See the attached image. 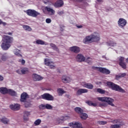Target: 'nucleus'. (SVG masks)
I'll list each match as a JSON object with an SVG mask.
<instances>
[{"label":"nucleus","mask_w":128,"mask_h":128,"mask_svg":"<svg viewBox=\"0 0 128 128\" xmlns=\"http://www.w3.org/2000/svg\"><path fill=\"white\" fill-rule=\"evenodd\" d=\"M100 40V34L98 32H94L90 35L86 36L83 40L84 44H88L90 42H99Z\"/></svg>","instance_id":"nucleus-1"},{"label":"nucleus","mask_w":128,"mask_h":128,"mask_svg":"<svg viewBox=\"0 0 128 128\" xmlns=\"http://www.w3.org/2000/svg\"><path fill=\"white\" fill-rule=\"evenodd\" d=\"M12 42V37L4 36L3 42L1 44V48L3 50H8L10 48V44Z\"/></svg>","instance_id":"nucleus-2"},{"label":"nucleus","mask_w":128,"mask_h":128,"mask_svg":"<svg viewBox=\"0 0 128 128\" xmlns=\"http://www.w3.org/2000/svg\"><path fill=\"white\" fill-rule=\"evenodd\" d=\"M106 84L108 88H112V90H116V92H122V94L126 93V90H124L120 86L113 83L112 82H108Z\"/></svg>","instance_id":"nucleus-3"},{"label":"nucleus","mask_w":128,"mask_h":128,"mask_svg":"<svg viewBox=\"0 0 128 128\" xmlns=\"http://www.w3.org/2000/svg\"><path fill=\"white\" fill-rule=\"evenodd\" d=\"M98 100L100 102H107L108 104H110V106H114V104L112 103L114 102V100L112 98L110 97H98Z\"/></svg>","instance_id":"nucleus-4"},{"label":"nucleus","mask_w":128,"mask_h":128,"mask_svg":"<svg viewBox=\"0 0 128 128\" xmlns=\"http://www.w3.org/2000/svg\"><path fill=\"white\" fill-rule=\"evenodd\" d=\"M109 122H112V124H115L111 125L110 128H120L122 126H124V123L122 122L118 119H115L114 120H111L109 121Z\"/></svg>","instance_id":"nucleus-5"},{"label":"nucleus","mask_w":128,"mask_h":128,"mask_svg":"<svg viewBox=\"0 0 128 128\" xmlns=\"http://www.w3.org/2000/svg\"><path fill=\"white\" fill-rule=\"evenodd\" d=\"M76 60L78 62H84L85 60V62H88V64H90V62H92V58H90L88 57L87 58H85L82 54H78L76 56Z\"/></svg>","instance_id":"nucleus-6"},{"label":"nucleus","mask_w":128,"mask_h":128,"mask_svg":"<svg viewBox=\"0 0 128 128\" xmlns=\"http://www.w3.org/2000/svg\"><path fill=\"white\" fill-rule=\"evenodd\" d=\"M25 12L29 16H32V18H36L40 14V12H36V10H28L25 11Z\"/></svg>","instance_id":"nucleus-7"},{"label":"nucleus","mask_w":128,"mask_h":128,"mask_svg":"<svg viewBox=\"0 0 128 128\" xmlns=\"http://www.w3.org/2000/svg\"><path fill=\"white\" fill-rule=\"evenodd\" d=\"M92 68L96 70H98L100 72H102V74H110V71L105 68L92 66Z\"/></svg>","instance_id":"nucleus-8"},{"label":"nucleus","mask_w":128,"mask_h":128,"mask_svg":"<svg viewBox=\"0 0 128 128\" xmlns=\"http://www.w3.org/2000/svg\"><path fill=\"white\" fill-rule=\"evenodd\" d=\"M118 26L120 28H122L126 25V20L123 18H120L118 22Z\"/></svg>","instance_id":"nucleus-9"},{"label":"nucleus","mask_w":128,"mask_h":128,"mask_svg":"<svg viewBox=\"0 0 128 128\" xmlns=\"http://www.w3.org/2000/svg\"><path fill=\"white\" fill-rule=\"evenodd\" d=\"M32 78L34 82H40L44 80V77L36 74H32Z\"/></svg>","instance_id":"nucleus-10"},{"label":"nucleus","mask_w":128,"mask_h":128,"mask_svg":"<svg viewBox=\"0 0 128 128\" xmlns=\"http://www.w3.org/2000/svg\"><path fill=\"white\" fill-rule=\"evenodd\" d=\"M43 100H54V96L50 94L45 93L41 96Z\"/></svg>","instance_id":"nucleus-11"},{"label":"nucleus","mask_w":128,"mask_h":128,"mask_svg":"<svg viewBox=\"0 0 128 128\" xmlns=\"http://www.w3.org/2000/svg\"><path fill=\"white\" fill-rule=\"evenodd\" d=\"M44 64L48 66H50V68H54V62L50 61L48 58L44 59Z\"/></svg>","instance_id":"nucleus-12"},{"label":"nucleus","mask_w":128,"mask_h":128,"mask_svg":"<svg viewBox=\"0 0 128 128\" xmlns=\"http://www.w3.org/2000/svg\"><path fill=\"white\" fill-rule=\"evenodd\" d=\"M44 9L45 10L48 12V14H50V16H54V14H56V11L54 10V8H52L50 7V6H46Z\"/></svg>","instance_id":"nucleus-13"},{"label":"nucleus","mask_w":128,"mask_h":128,"mask_svg":"<svg viewBox=\"0 0 128 128\" xmlns=\"http://www.w3.org/2000/svg\"><path fill=\"white\" fill-rule=\"evenodd\" d=\"M53 6L56 8H62L64 6V1L62 0H58L55 3L53 4Z\"/></svg>","instance_id":"nucleus-14"},{"label":"nucleus","mask_w":128,"mask_h":128,"mask_svg":"<svg viewBox=\"0 0 128 128\" xmlns=\"http://www.w3.org/2000/svg\"><path fill=\"white\" fill-rule=\"evenodd\" d=\"M28 98V94L24 92L21 94L20 100L21 102H26Z\"/></svg>","instance_id":"nucleus-15"},{"label":"nucleus","mask_w":128,"mask_h":128,"mask_svg":"<svg viewBox=\"0 0 128 128\" xmlns=\"http://www.w3.org/2000/svg\"><path fill=\"white\" fill-rule=\"evenodd\" d=\"M69 126H72V128H82V124L80 122H76L74 123H70Z\"/></svg>","instance_id":"nucleus-16"},{"label":"nucleus","mask_w":128,"mask_h":128,"mask_svg":"<svg viewBox=\"0 0 128 128\" xmlns=\"http://www.w3.org/2000/svg\"><path fill=\"white\" fill-rule=\"evenodd\" d=\"M81 84L82 86H84V88H88L89 90H92V88H94V86L90 83L82 82Z\"/></svg>","instance_id":"nucleus-17"},{"label":"nucleus","mask_w":128,"mask_h":128,"mask_svg":"<svg viewBox=\"0 0 128 128\" xmlns=\"http://www.w3.org/2000/svg\"><path fill=\"white\" fill-rule=\"evenodd\" d=\"M62 80L63 82H70L72 81V78L66 75H64L62 76Z\"/></svg>","instance_id":"nucleus-18"},{"label":"nucleus","mask_w":128,"mask_h":128,"mask_svg":"<svg viewBox=\"0 0 128 128\" xmlns=\"http://www.w3.org/2000/svg\"><path fill=\"white\" fill-rule=\"evenodd\" d=\"M70 50L72 52H75V54H78L80 52V49L78 46H73L70 48Z\"/></svg>","instance_id":"nucleus-19"},{"label":"nucleus","mask_w":128,"mask_h":128,"mask_svg":"<svg viewBox=\"0 0 128 128\" xmlns=\"http://www.w3.org/2000/svg\"><path fill=\"white\" fill-rule=\"evenodd\" d=\"M10 108L12 110H18L20 108V105L18 104H12L10 105Z\"/></svg>","instance_id":"nucleus-20"},{"label":"nucleus","mask_w":128,"mask_h":128,"mask_svg":"<svg viewBox=\"0 0 128 128\" xmlns=\"http://www.w3.org/2000/svg\"><path fill=\"white\" fill-rule=\"evenodd\" d=\"M70 116H66L62 118H57L56 120V122L57 124H62V122H64L65 120H70Z\"/></svg>","instance_id":"nucleus-21"},{"label":"nucleus","mask_w":128,"mask_h":128,"mask_svg":"<svg viewBox=\"0 0 128 128\" xmlns=\"http://www.w3.org/2000/svg\"><path fill=\"white\" fill-rule=\"evenodd\" d=\"M10 58V56L6 52H5L2 54L1 56V60L3 62H6V60H8Z\"/></svg>","instance_id":"nucleus-22"},{"label":"nucleus","mask_w":128,"mask_h":128,"mask_svg":"<svg viewBox=\"0 0 128 128\" xmlns=\"http://www.w3.org/2000/svg\"><path fill=\"white\" fill-rule=\"evenodd\" d=\"M9 88H8L5 87H1L0 88V92L2 94H6L8 92Z\"/></svg>","instance_id":"nucleus-23"},{"label":"nucleus","mask_w":128,"mask_h":128,"mask_svg":"<svg viewBox=\"0 0 128 128\" xmlns=\"http://www.w3.org/2000/svg\"><path fill=\"white\" fill-rule=\"evenodd\" d=\"M8 94H10V96H18V93H16L14 90L10 88L8 89Z\"/></svg>","instance_id":"nucleus-24"},{"label":"nucleus","mask_w":128,"mask_h":128,"mask_svg":"<svg viewBox=\"0 0 128 128\" xmlns=\"http://www.w3.org/2000/svg\"><path fill=\"white\" fill-rule=\"evenodd\" d=\"M88 92V90L86 89L80 88L77 91L76 94H78V96H80L82 94H86Z\"/></svg>","instance_id":"nucleus-25"},{"label":"nucleus","mask_w":128,"mask_h":128,"mask_svg":"<svg viewBox=\"0 0 128 128\" xmlns=\"http://www.w3.org/2000/svg\"><path fill=\"white\" fill-rule=\"evenodd\" d=\"M13 52L15 54V56H17L20 58H22V56L20 54V50L15 48Z\"/></svg>","instance_id":"nucleus-26"},{"label":"nucleus","mask_w":128,"mask_h":128,"mask_svg":"<svg viewBox=\"0 0 128 128\" xmlns=\"http://www.w3.org/2000/svg\"><path fill=\"white\" fill-rule=\"evenodd\" d=\"M107 46H112L113 48H114V46H116V42H114V41H108L107 42Z\"/></svg>","instance_id":"nucleus-27"},{"label":"nucleus","mask_w":128,"mask_h":128,"mask_svg":"<svg viewBox=\"0 0 128 128\" xmlns=\"http://www.w3.org/2000/svg\"><path fill=\"white\" fill-rule=\"evenodd\" d=\"M36 44H41V45H44V44L45 46H48V44L45 42L44 40H36Z\"/></svg>","instance_id":"nucleus-28"},{"label":"nucleus","mask_w":128,"mask_h":128,"mask_svg":"<svg viewBox=\"0 0 128 128\" xmlns=\"http://www.w3.org/2000/svg\"><path fill=\"white\" fill-rule=\"evenodd\" d=\"M28 116H30V113L28 111H25L24 112V120H28Z\"/></svg>","instance_id":"nucleus-29"},{"label":"nucleus","mask_w":128,"mask_h":128,"mask_svg":"<svg viewBox=\"0 0 128 128\" xmlns=\"http://www.w3.org/2000/svg\"><path fill=\"white\" fill-rule=\"evenodd\" d=\"M50 46H51V48H52V50H56L58 52H60L58 48V46H56V44H54L52 43H50Z\"/></svg>","instance_id":"nucleus-30"},{"label":"nucleus","mask_w":128,"mask_h":128,"mask_svg":"<svg viewBox=\"0 0 128 128\" xmlns=\"http://www.w3.org/2000/svg\"><path fill=\"white\" fill-rule=\"evenodd\" d=\"M0 121L4 124H7L10 122V120L8 119V118H6L5 117H3L2 118L0 119Z\"/></svg>","instance_id":"nucleus-31"},{"label":"nucleus","mask_w":128,"mask_h":128,"mask_svg":"<svg viewBox=\"0 0 128 128\" xmlns=\"http://www.w3.org/2000/svg\"><path fill=\"white\" fill-rule=\"evenodd\" d=\"M74 110L75 112H76L79 114H82V112H84V110L82 109V108L80 107L76 108H74Z\"/></svg>","instance_id":"nucleus-32"},{"label":"nucleus","mask_w":128,"mask_h":128,"mask_svg":"<svg viewBox=\"0 0 128 128\" xmlns=\"http://www.w3.org/2000/svg\"><path fill=\"white\" fill-rule=\"evenodd\" d=\"M57 92L58 94V96H62L64 92H66V91L60 88H58L57 90Z\"/></svg>","instance_id":"nucleus-33"},{"label":"nucleus","mask_w":128,"mask_h":128,"mask_svg":"<svg viewBox=\"0 0 128 128\" xmlns=\"http://www.w3.org/2000/svg\"><path fill=\"white\" fill-rule=\"evenodd\" d=\"M80 118L82 120H86V118H88V114L86 113L82 112L80 114Z\"/></svg>","instance_id":"nucleus-34"},{"label":"nucleus","mask_w":128,"mask_h":128,"mask_svg":"<svg viewBox=\"0 0 128 128\" xmlns=\"http://www.w3.org/2000/svg\"><path fill=\"white\" fill-rule=\"evenodd\" d=\"M22 28L25 30H28V32H32V30L30 26L27 25H24Z\"/></svg>","instance_id":"nucleus-35"},{"label":"nucleus","mask_w":128,"mask_h":128,"mask_svg":"<svg viewBox=\"0 0 128 128\" xmlns=\"http://www.w3.org/2000/svg\"><path fill=\"white\" fill-rule=\"evenodd\" d=\"M126 76V73L120 74L116 76V78H124Z\"/></svg>","instance_id":"nucleus-36"},{"label":"nucleus","mask_w":128,"mask_h":128,"mask_svg":"<svg viewBox=\"0 0 128 128\" xmlns=\"http://www.w3.org/2000/svg\"><path fill=\"white\" fill-rule=\"evenodd\" d=\"M119 65L120 66V67H122L124 70H126V64L124 62L119 63Z\"/></svg>","instance_id":"nucleus-37"},{"label":"nucleus","mask_w":128,"mask_h":128,"mask_svg":"<svg viewBox=\"0 0 128 128\" xmlns=\"http://www.w3.org/2000/svg\"><path fill=\"white\" fill-rule=\"evenodd\" d=\"M21 72L22 74H26L28 72V69L27 68H24L21 70Z\"/></svg>","instance_id":"nucleus-38"},{"label":"nucleus","mask_w":128,"mask_h":128,"mask_svg":"<svg viewBox=\"0 0 128 128\" xmlns=\"http://www.w3.org/2000/svg\"><path fill=\"white\" fill-rule=\"evenodd\" d=\"M40 122H42V120L40 119H38L34 122V126H40Z\"/></svg>","instance_id":"nucleus-39"},{"label":"nucleus","mask_w":128,"mask_h":128,"mask_svg":"<svg viewBox=\"0 0 128 128\" xmlns=\"http://www.w3.org/2000/svg\"><path fill=\"white\" fill-rule=\"evenodd\" d=\"M43 2L45 4H50V6L52 4V1H50V0H43Z\"/></svg>","instance_id":"nucleus-40"},{"label":"nucleus","mask_w":128,"mask_h":128,"mask_svg":"<svg viewBox=\"0 0 128 128\" xmlns=\"http://www.w3.org/2000/svg\"><path fill=\"white\" fill-rule=\"evenodd\" d=\"M118 62L119 64H120L121 62H124V58L122 56H119L118 58Z\"/></svg>","instance_id":"nucleus-41"},{"label":"nucleus","mask_w":128,"mask_h":128,"mask_svg":"<svg viewBox=\"0 0 128 128\" xmlns=\"http://www.w3.org/2000/svg\"><path fill=\"white\" fill-rule=\"evenodd\" d=\"M45 106L46 110H52V106L50 104H46Z\"/></svg>","instance_id":"nucleus-42"},{"label":"nucleus","mask_w":128,"mask_h":128,"mask_svg":"<svg viewBox=\"0 0 128 128\" xmlns=\"http://www.w3.org/2000/svg\"><path fill=\"white\" fill-rule=\"evenodd\" d=\"M88 104V106H96V103H92V101H89L88 102H87Z\"/></svg>","instance_id":"nucleus-43"},{"label":"nucleus","mask_w":128,"mask_h":128,"mask_svg":"<svg viewBox=\"0 0 128 128\" xmlns=\"http://www.w3.org/2000/svg\"><path fill=\"white\" fill-rule=\"evenodd\" d=\"M97 92L100 94H104V92H106V91L104 90H102V89H100V88H98Z\"/></svg>","instance_id":"nucleus-44"},{"label":"nucleus","mask_w":128,"mask_h":128,"mask_svg":"<svg viewBox=\"0 0 128 128\" xmlns=\"http://www.w3.org/2000/svg\"><path fill=\"white\" fill-rule=\"evenodd\" d=\"M39 108L40 110H46V105L44 104H41L39 106Z\"/></svg>","instance_id":"nucleus-45"},{"label":"nucleus","mask_w":128,"mask_h":128,"mask_svg":"<svg viewBox=\"0 0 128 128\" xmlns=\"http://www.w3.org/2000/svg\"><path fill=\"white\" fill-rule=\"evenodd\" d=\"M46 24H50V22H52V20L50 18H46Z\"/></svg>","instance_id":"nucleus-46"},{"label":"nucleus","mask_w":128,"mask_h":128,"mask_svg":"<svg viewBox=\"0 0 128 128\" xmlns=\"http://www.w3.org/2000/svg\"><path fill=\"white\" fill-rule=\"evenodd\" d=\"M32 105L30 104V102H26L25 103V107L26 108H30Z\"/></svg>","instance_id":"nucleus-47"},{"label":"nucleus","mask_w":128,"mask_h":128,"mask_svg":"<svg viewBox=\"0 0 128 128\" xmlns=\"http://www.w3.org/2000/svg\"><path fill=\"white\" fill-rule=\"evenodd\" d=\"M64 25H60V30H61V32H64Z\"/></svg>","instance_id":"nucleus-48"},{"label":"nucleus","mask_w":128,"mask_h":128,"mask_svg":"<svg viewBox=\"0 0 128 128\" xmlns=\"http://www.w3.org/2000/svg\"><path fill=\"white\" fill-rule=\"evenodd\" d=\"M19 62L22 63V64H26V60H20Z\"/></svg>","instance_id":"nucleus-49"},{"label":"nucleus","mask_w":128,"mask_h":128,"mask_svg":"<svg viewBox=\"0 0 128 128\" xmlns=\"http://www.w3.org/2000/svg\"><path fill=\"white\" fill-rule=\"evenodd\" d=\"M100 106H106L107 104L106 103L103 102L102 104H100Z\"/></svg>","instance_id":"nucleus-50"},{"label":"nucleus","mask_w":128,"mask_h":128,"mask_svg":"<svg viewBox=\"0 0 128 128\" xmlns=\"http://www.w3.org/2000/svg\"><path fill=\"white\" fill-rule=\"evenodd\" d=\"M0 24H2L3 26H6V22H2V20H0Z\"/></svg>","instance_id":"nucleus-51"},{"label":"nucleus","mask_w":128,"mask_h":128,"mask_svg":"<svg viewBox=\"0 0 128 128\" xmlns=\"http://www.w3.org/2000/svg\"><path fill=\"white\" fill-rule=\"evenodd\" d=\"M57 14H59V16H62V14H63L64 12H62V11H58Z\"/></svg>","instance_id":"nucleus-52"},{"label":"nucleus","mask_w":128,"mask_h":128,"mask_svg":"<svg viewBox=\"0 0 128 128\" xmlns=\"http://www.w3.org/2000/svg\"><path fill=\"white\" fill-rule=\"evenodd\" d=\"M100 124H106V122H104V121H101L100 122Z\"/></svg>","instance_id":"nucleus-53"},{"label":"nucleus","mask_w":128,"mask_h":128,"mask_svg":"<svg viewBox=\"0 0 128 128\" xmlns=\"http://www.w3.org/2000/svg\"><path fill=\"white\" fill-rule=\"evenodd\" d=\"M4 78L2 75H0V82H2L4 80Z\"/></svg>","instance_id":"nucleus-54"},{"label":"nucleus","mask_w":128,"mask_h":128,"mask_svg":"<svg viewBox=\"0 0 128 128\" xmlns=\"http://www.w3.org/2000/svg\"><path fill=\"white\" fill-rule=\"evenodd\" d=\"M98 2H100V4H102V2H104V0H96Z\"/></svg>","instance_id":"nucleus-55"},{"label":"nucleus","mask_w":128,"mask_h":128,"mask_svg":"<svg viewBox=\"0 0 128 128\" xmlns=\"http://www.w3.org/2000/svg\"><path fill=\"white\" fill-rule=\"evenodd\" d=\"M103 58H105L106 60H108L109 58H108L106 57V56H102Z\"/></svg>","instance_id":"nucleus-56"},{"label":"nucleus","mask_w":128,"mask_h":128,"mask_svg":"<svg viewBox=\"0 0 128 128\" xmlns=\"http://www.w3.org/2000/svg\"><path fill=\"white\" fill-rule=\"evenodd\" d=\"M78 28H82V26H77Z\"/></svg>","instance_id":"nucleus-57"},{"label":"nucleus","mask_w":128,"mask_h":128,"mask_svg":"<svg viewBox=\"0 0 128 128\" xmlns=\"http://www.w3.org/2000/svg\"><path fill=\"white\" fill-rule=\"evenodd\" d=\"M6 34H8L9 36H12V32H8Z\"/></svg>","instance_id":"nucleus-58"},{"label":"nucleus","mask_w":128,"mask_h":128,"mask_svg":"<svg viewBox=\"0 0 128 128\" xmlns=\"http://www.w3.org/2000/svg\"><path fill=\"white\" fill-rule=\"evenodd\" d=\"M16 72H18V74H20V70H18Z\"/></svg>","instance_id":"nucleus-59"},{"label":"nucleus","mask_w":128,"mask_h":128,"mask_svg":"<svg viewBox=\"0 0 128 128\" xmlns=\"http://www.w3.org/2000/svg\"><path fill=\"white\" fill-rule=\"evenodd\" d=\"M126 62H127V63L128 64V58H127L126 59Z\"/></svg>","instance_id":"nucleus-60"}]
</instances>
